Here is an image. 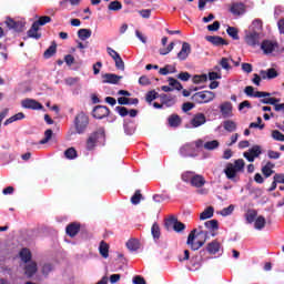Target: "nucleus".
Instances as JSON below:
<instances>
[{
	"label": "nucleus",
	"instance_id": "1",
	"mask_svg": "<svg viewBox=\"0 0 284 284\" xmlns=\"http://www.w3.org/2000/svg\"><path fill=\"white\" fill-rule=\"evenodd\" d=\"M210 236V233L207 231L204 230H196L194 229L187 237V245L191 247V250H193L194 252H196V250H201V247H203V245H205V241H207Z\"/></svg>",
	"mask_w": 284,
	"mask_h": 284
},
{
	"label": "nucleus",
	"instance_id": "2",
	"mask_svg": "<svg viewBox=\"0 0 284 284\" xmlns=\"http://www.w3.org/2000/svg\"><path fill=\"white\" fill-rule=\"evenodd\" d=\"M245 170V160L239 159L235 160L234 163H227L224 169V174L226 175V179L230 181H234L236 179V174L239 172H243Z\"/></svg>",
	"mask_w": 284,
	"mask_h": 284
},
{
	"label": "nucleus",
	"instance_id": "3",
	"mask_svg": "<svg viewBox=\"0 0 284 284\" xmlns=\"http://www.w3.org/2000/svg\"><path fill=\"white\" fill-rule=\"evenodd\" d=\"M200 148H203V140H197L195 142H190L180 148V154L184 158L187 159L189 156L191 159H194V156H197L199 153L196 150Z\"/></svg>",
	"mask_w": 284,
	"mask_h": 284
},
{
	"label": "nucleus",
	"instance_id": "4",
	"mask_svg": "<svg viewBox=\"0 0 284 284\" xmlns=\"http://www.w3.org/2000/svg\"><path fill=\"white\" fill-rule=\"evenodd\" d=\"M89 123L90 120L88 119V115L84 112L78 113L74 119V128L77 134H83Z\"/></svg>",
	"mask_w": 284,
	"mask_h": 284
},
{
	"label": "nucleus",
	"instance_id": "5",
	"mask_svg": "<svg viewBox=\"0 0 284 284\" xmlns=\"http://www.w3.org/2000/svg\"><path fill=\"white\" fill-rule=\"evenodd\" d=\"M216 99V94L212 91H201L193 95V101L195 103H210Z\"/></svg>",
	"mask_w": 284,
	"mask_h": 284
},
{
	"label": "nucleus",
	"instance_id": "6",
	"mask_svg": "<svg viewBox=\"0 0 284 284\" xmlns=\"http://www.w3.org/2000/svg\"><path fill=\"white\" fill-rule=\"evenodd\" d=\"M244 41L246 45H250L251 48H256L261 43V33L256 31H250L245 34Z\"/></svg>",
	"mask_w": 284,
	"mask_h": 284
},
{
	"label": "nucleus",
	"instance_id": "7",
	"mask_svg": "<svg viewBox=\"0 0 284 284\" xmlns=\"http://www.w3.org/2000/svg\"><path fill=\"white\" fill-rule=\"evenodd\" d=\"M243 156L250 163H254V160L261 156V146L254 145L253 148L248 149V151L244 152Z\"/></svg>",
	"mask_w": 284,
	"mask_h": 284
},
{
	"label": "nucleus",
	"instance_id": "8",
	"mask_svg": "<svg viewBox=\"0 0 284 284\" xmlns=\"http://www.w3.org/2000/svg\"><path fill=\"white\" fill-rule=\"evenodd\" d=\"M276 48H278V43H276V41L264 40L261 43V50L264 52V54H272Z\"/></svg>",
	"mask_w": 284,
	"mask_h": 284
},
{
	"label": "nucleus",
	"instance_id": "9",
	"mask_svg": "<svg viewBox=\"0 0 284 284\" xmlns=\"http://www.w3.org/2000/svg\"><path fill=\"white\" fill-rule=\"evenodd\" d=\"M103 136V130H99L98 132H94L89 136L87 140V150H94V146L97 145V141Z\"/></svg>",
	"mask_w": 284,
	"mask_h": 284
},
{
	"label": "nucleus",
	"instance_id": "10",
	"mask_svg": "<svg viewBox=\"0 0 284 284\" xmlns=\"http://www.w3.org/2000/svg\"><path fill=\"white\" fill-rule=\"evenodd\" d=\"M6 23L10 30H14L16 32H21L26 28V21L23 20L16 21L9 18L6 20Z\"/></svg>",
	"mask_w": 284,
	"mask_h": 284
},
{
	"label": "nucleus",
	"instance_id": "11",
	"mask_svg": "<svg viewBox=\"0 0 284 284\" xmlns=\"http://www.w3.org/2000/svg\"><path fill=\"white\" fill-rule=\"evenodd\" d=\"M230 12L234 17H241V14H245V4L243 2H233L231 3Z\"/></svg>",
	"mask_w": 284,
	"mask_h": 284
},
{
	"label": "nucleus",
	"instance_id": "12",
	"mask_svg": "<svg viewBox=\"0 0 284 284\" xmlns=\"http://www.w3.org/2000/svg\"><path fill=\"white\" fill-rule=\"evenodd\" d=\"M206 252L212 255L221 254V252H223V245L221 244V242L214 240L206 245Z\"/></svg>",
	"mask_w": 284,
	"mask_h": 284
},
{
	"label": "nucleus",
	"instance_id": "13",
	"mask_svg": "<svg viewBox=\"0 0 284 284\" xmlns=\"http://www.w3.org/2000/svg\"><path fill=\"white\" fill-rule=\"evenodd\" d=\"M22 108L27 110H43V105L37 100L27 99L21 102Z\"/></svg>",
	"mask_w": 284,
	"mask_h": 284
},
{
	"label": "nucleus",
	"instance_id": "14",
	"mask_svg": "<svg viewBox=\"0 0 284 284\" xmlns=\"http://www.w3.org/2000/svg\"><path fill=\"white\" fill-rule=\"evenodd\" d=\"M191 52H192V47L190 45V43L183 42L182 49L178 53V59H180V61H185V59H187V57H190Z\"/></svg>",
	"mask_w": 284,
	"mask_h": 284
},
{
	"label": "nucleus",
	"instance_id": "15",
	"mask_svg": "<svg viewBox=\"0 0 284 284\" xmlns=\"http://www.w3.org/2000/svg\"><path fill=\"white\" fill-rule=\"evenodd\" d=\"M247 97H255L256 99H263V97H270L268 92L255 91L254 87H246L244 90Z\"/></svg>",
	"mask_w": 284,
	"mask_h": 284
},
{
	"label": "nucleus",
	"instance_id": "16",
	"mask_svg": "<svg viewBox=\"0 0 284 284\" xmlns=\"http://www.w3.org/2000/svg\"><path fill=\"white\" fill-rule=\"evenodd\" d=\"M94 119H105L110 114V110L106 106H97L92 112Z\"/></svg>",
	"mask_w": 284,
	"mask_h": 284
},
{
	"label": "nucleus",
	"instance_id": "17",
	"mask_svg": "<svg viewBox=\"0 0 284 284\" xmlns=\"http://www.w3.org/2000/svg\"><path fill=\"white\" fill-rule=\"evenodd\" d=\"M205 121H206L205 114L197 113L191 120V126L192 128H201V125H205Z\"/></svg>",
	"mask_w": 284,
	"mask_h": 284
},
{
	"label": "nucleus",
	"instance_id": "18",
	"mask_svg": "<svg viewBox=\"0 0 284 284\" xmlns=\"http://www.w3.org/2000/svg\"><path fill=\"white\" fill-rule=\"evenodd\" d=\"M260 77L262 79H276V77H278V71L274 68L267 69V70H262L260 71Z\"/></svg>",
	"mask_w": 284,
	"mask_h": 284
},
{
	"label": "nucleus",
	"instance_id": "19",
	"mask_svg": "<svg viewBox=\"0 0 284 284\" xmlns=\"http://www.w3.org/2000/svg\"><path fill=\"white\" fill-rule=\"evenodd\" d=\"M232 110H233L232 102H223V103L220 105V112H221V114H222L224 118H230V116H232Z\"/></svg>",
	"mask_w": 284,
	"mask_h": 284
},
{
	"label": "nucleus",
	"instance_id": "20",
	"mask_svg": "<svg viewBox=\"0 0 284 284\" xmlns=\"http://www.w3.org/2000/svg\"><path fill=\"white\" fill-rule=\"evenodd\" d=\"M160 101L162 105H165L166 108H172V105L176 103V98L168 94H160Z\"/></svg>",
	"mask_w": 284,
	"mask_h": 284
},
{
	"label": "nucleus",
	"instance_id": "21",
	"mask_svg": "<svg viewBox=\"0 0 284 284\" xmlns=\"http://www.w3.org/2000/svg\"><path fill=\"white\" fill-rule=\"evenodd\" d=\"M102 79L103 83L116 84L121 79H123V77L116 75L114 73H105L104 75H102Z\"/></svg>",
	"mask_w": 284,
	"mask_h": 284
},
{
	"label": "nucleus",
	"instance_id": "22",
	"mask_svg": "<svg viewBox=\"0 0 284 284\" xmlns=\"http://www.w3.org/2000/svg\"><path fill=\"white\" fill-rule=\"evenodd\" d=\"M191 185L193 187H203V185H205V178H203V175L201 174L195 173L191 180Z\"/></svg>",
	"mask_w": 284,
	"mask_h": 284
},
{
	"label": "nucleus",
	"instance_id": "23",
	"mask_svg": "<svg viewBox=\"0 0 284 284\" xmlns=\"http://www.w3.org/2000/svg\"><path fill=\"white\" fill-rule=\"evenodd\" d=\"M206 41H209V43H212L213 45H227L225 39L219 36H209L206 37Z\"/></svg>",
	"mask_w": 284,
	"mask_h": 284
},
{
	"label": "nucleus",
	"instance_id": "24",
	"mask_svg": "<svg viewBox=\"0 0 284 284\" xmlns=\"http://www.w3.org/2000/svg\"><path fill=\"white\" fill-rule=\"evenodd\" d=\"M212 216H214V207L207 206L202 213H200V221H207V219H212Z\"/></svg>",
	"mask_w": 284,
	"mask_h": 284
},
{
	"label": "nucleus",
	"instance_id": "25",
	"mask_svg": "<svg viewBox=\"0 0 284 284\" xmlns=\"http://www.w3.org/2000/svg\"><path fill=\"white\" fill-rule=\"evenodd\" d=\"M274 163L272 162H267L263 168H262V173L264 174V176L266 179H270V176H272V174H274Z\"/></svg>",
	"mask_w": 284,
	"mask_h": 284
},
{
	"label": "nucleus",
	"instance_id": "26",
	"mask_svg": "<svg viewBox=\"0 0 284 284\" xmlns=\"http://www.w3.org/2000/svg\"><path fill=\"white\" fill-rule=\"evenodd\" d=\"M176 72V67L172 64H166L164 68L159 70V74L166 77V74H174Z\"/></svg>",
	"mask_w": 284,
	"mask_h": 284
},
{
	"label": "nucleus",
	"instance_id": "27",
	"mask_svg": "<svg viewBox=\"0 0 284 284\" xmlns=\"http://www.w3.org/2000/svg\"><path fill=\"white\" fill-rule=\"evenodd\" d=\"M23 119H26V114H23V112H19L12 115L11 118L7 119L4 121V125H10V123H14L17 121H23Z\"/></svg>",
	"mask_w": 284,
	"mask_h": 284
},
{
	"label": "nucleus",
	"instance_id": "28",
	"mask_svg": "<svg viewBox=\"0 0 284 284\" xmlns=\"http://www.w3.org/2000/svg\"><path fill=\"white\" fill-rule=\"evenodd\" d=\"M28 37L30 39H39L41 37V33H39V27L36 22H33L32 27L28 31Z\"/></svg>",
	"mask_w": 284,
	"mask_h": 284
},
{
	"label": "nucleus",
	"instance_id": "29",
	"mask_svg": "<svg viewBox=\"0 0 284 284\" xmlns=\"http://www.w3.org/2000/svg\"><path fill=\"white\" fill-rule=\"evenodd\" d=\"M78 37L81 41H88L92 37V30L90 29H80L78 31Z\"/></svg>",
	"mask_w": 284,
	"mask_h": 284
},
{
	"label": "nucleus",
	"instance_id": "30",
	"mask_svg": "<svg viewBox=\"0 0 284 284\" xmlns=\"http://www.w3.org/2000/svg\"><path fill=\"white\" fill-rule=\"evenodd\" d=\"M99 252L103 258H108V256H110V245H108L105 242H101Z\"/></svg>",
	"mask_w": 284,
	"mask_h": 284
},
{
	"label": "nucleus",
	"instance_id": "31",
	"mask_svg": "<svg viewBox=\"0 0 284 284\" xmlns=\"http://www.w3.org/2000/svg\"><path fill=\"white\" fill-rule=\"evenodd\" d=\"M37 263L36 262H29L26 265V274L27 276H34L37 274Z\"/></svg>",
	"mask_w": 284,
	"mask_h": 284
},
{
	"label": "nucleus",
	"instance_id": "32",
	"mask_svg": "<svg viewBox=\"0 0 284 284\" xmlns=\"http://www.w3.org/2000/svg\"><path fill=\"white\" fill-rule=\"evenodd\" d=\"M223 128L226 132H236L237 124L232 120H226L223 123Z\"/></svg>",
	"mask_w": 284,
	"mask_h": 284
},
{
	"label": "nucleus",
	"instance_id": "33",
	"mask_svg": "<svg viewBox=\"0 0 284 284\" xmlns=\"http://www.w3.org/2000/svg\"><path fill=\"white\" fill-rule=\"evenodd\" d=\"M245 219L247 223H255L256 219H258V213L254 210H248L245 214Z\"/></svg>",
	"mask_w": 284,
	"mask_h": 284
},
{
	"label": "nucleus",
	"instance_id": "34",
	"mask_svg": "<svg viewBox=\"0 0 284 284\" xmlns=\"http://www.w3.org/2000/svg\"><path fill=\"white\" fill-rule=\"evenodd\" d=\"M234 204L229 205L227 207L222 209L221 211H217L216 214L220 216H231L234 212Z\"/></svg>",
	"mask_w": 284,
	"mask_h": 284
},
{
	"label": "nucleus",
	"instance_id": "35",
	"mask_svg": "<svg viewBox=\"0 0 284 284\" xmlns=\"http://www.w3.org/2000/svg\"><path fill=\"white\" fill-rule=\"evenodd\" d=\"M126 247L131 252H136V250H139V247H141V244L139 243V240H129L126 242Z\"/></svg>",
	"mask_w": 284,
	"mask_h": 284
},
{
	"label": "nucleus",
	"instance_id": "36",
	"mask_svg": "<svg viewBox=\"0 0 284 284\" xmlns=\"http://www.w3.org/2000/svg\"><path fill=\"white\" fill-rule=\"evenodd\" d=\"M178 221H179V219H176L174 215H171L169 219H166V221H165L166 230H174Z\"/></svg>",
	"mask_w": 284,
	"mask_h": 284
},
{
	"label": "nucleus",
	"instance_id": "37",
	"mask_svg": "<svg viewBox=\"0 0 284 284\" xmlns=\"http://www.w3.org/2000/svg\"><path fill=\"white\" fill-rule=\"evenodd\" d=\"M161 99V95H159V92H156L155 90L149 91L146 93L145 97V101L150 103V105H152V101H155V99Z\"/></svg>",
	"mask_w": 284,
	"mask_h": 284
},
{
	"label": "nucleus",
	"instance_id": "38",
	"mask_svg": "<svg viewBox=\"0 0 284 284\" xmlns=\"http://www.w3.org/2000/svg\"><path fill=\"white\" fill-rule=\"evenodd\" d=\"M266 223H267V221L265 220V217H263L262 215H258L254 222V227L256 230H263V227H265Z\"/></svg>",
	"mask_w": 284,
	"mask_h": 284
},
{
	"label": "nucleus",
	"instance_id": "39",
	"mask_svg": "<svg viewBox=\"0 0 284 284\" xmlns=\"http://www.w3.org/2000/svg\"><path fill=\"white\" fill-rule=\"evenodd\" d=\"M67 234L69 236H77L79 234V224H70L67 226Z\"/></svg>",
	"mask_w": 284,
	"mask_h": 284
},
{
	"label": "nucleus",
	"instance_id": "40",
	"mask_svg": "<svg viewBox=\"0 0 284 284\" xmlns=\"http://www.w3.org/2000/svg\"><path fill=\"white\" fill-rule=\"evenodd\" d=\"M226 34H229V37H232L234 41H239V29H236L235 27H227Z\"/></svg>",
	"mask_w": 284,
	"mask_h": 284
},
{
	"label": "nucleus",
	"instance_id": "41",
	"mask_svg": "<svg viewBox=\"0 0 284 284\" xmlns=\"http://www.w3.org/2000/svg\"><path fill=\"white\" fill-rule=\"evenodd\" d=\"M20 258L21 261H23L24 263H28V261H30V258H32V254L30 253V250L28 248H22L20 251Z\"/></svg>",
	"mask_w": 284,
	"mask_h": 284
},
{
	"label": "nucleus",
	"instance_id": "42",
	"mask_svg": "<svg viewBox=\"0 0 284 284\" xmlns=\"http://www.w3.org/2000/svg\"><path fill=\"white\" fill-rule=\"evenodd\" d=\"M169 125L171 128H179L181 125V118L179 115H171L169 118Z\"/></svg>",
	"mask_w": 284,
	"mask_h": 284
},
{
	"label": "nucleus",
	"instance_id": "43",
	"mask_svg": "<svg viewBox=\"0 0 284 284\" xmlns=\"http://www.w3.org/2000/svg\"><path fill=\"white\" fill-rule=\"evenodd\" d=\"M270 95H266V97H262L261 99V103H265L267 105H275L276 106V103H278L281 100L280 99H276V98H267Z\"/></svg>",
	"mask_w": 284,
	"mask_h": 284
},
{
	"label": "nucleus",
	"instance_id": "44",
	"mask_svg": "<svg viewBox=\"0 0 284 284\" xmlns=\"http://www.w3.org/2000/svg\"><path fill=\"white\" fill-rule=\"evenodd\" d=\"M219 142L216 140L209 141L206 143H203L202 148L205 150H216L219 148Z\"/></svg>",
	"mask_w": 284,
	"mask_h": 284
},
{
	"label": "nucleus",
	"instance_id": "45",
	"mask_svg": "<svg viewBox=\"0 0 284 284\" xmlns=\"http://www.w3.org/2000/svg\"><path fill=\"white\" fill-rule=\"evenodd\" d=\"M271 136L274 141H281V142L284 141V134L278 130H273L271 132Z\"/></svg>",
	"mask_w": 284,
	"mask_h": 284
},
{
	"label": "nucleus",
	"instance_id": "46",
	"mask_svg": "<svg viewBox=\"0 0 284 284\" xmlns=\"http://www.w3.org/2000/svg\"><path fill=\"white\" fill-rule=\"evenodd\" d=\"M169 84L171 85V88H174V90H183V85L181 84V82H179V80L174 78H169Z\"/></svg>",
	"mask_w": 284,
	"mask_h": 284
},
{
	"label": "nucleus",
	"instance_id": "47",
	"mask_svg": "<svg viewBox=\"0 0 284 284\" xmlns=\"http://www.w3.org/2000/svg\"><path fill=\"white\" fill-rule=\"evenodd\" d=\"M194 172L192 171H186L182 174V181H184V183H192V179H194Z\"/></svg>",
	"mask_w": 284,
	"mask_h": 284
},
{
	"label": "nucleus",
	"instance_id": "48",
	"mask_svg": "<svg viewBox=\"0 0 284 284\" xmlns=\"http://www.w3.org/2000/svg\"><path fill=\"white\" fill-rule=\"evenodd\" d=\"M204 225L207 230H219V221L216 220L206 221Z\"/></svg>",
	"mask_w": 284,
	"mask_h": 284
},
{
	"label": "nucleus",
	"instance_id": "49",
	"mask_svg": "<svg viewBox=\"0 0 284 284\" xmlns=\"http://www.w3.org/2000/svg\"><path fill=\"white\" fill-rule=\"evenodd\" d=\"M215 70L209 73L210 81H216V79H221V68L216 67Z\"/></svg>",
	"mask_w": 284,
	"mask_h": 284
},
{
	"label": "nucleus",
	"instance_id": "50",
	"mask_svg": "<svg viewBox=\"0 0 284 284\" xmlns=\"http://www.w3.org/2000/svg\"><path fill=\"white\" fill-rule=\"evenodd\" d=\"M64 156L65 159H69V160L77 159V150L74 148H69L64 152Z\"/></svg>",
	"mask_w": 284,
	"mask_h": 284
},
{
	"label": "nucleus",
	"instance_id": "51",
	"mask_svg": "<svg viewBox=\"0 0 284 284\" xmlns=\"http://www.w3.org/2000/svg\"><path fill=\"white\" fill-rule=\"evenodd\" d=\"M121 8H123V4H121L119 0H114L109 3V10L118 11L121 10Z\"/></svg>",
	"mask_w": 284,
	"mask_h": 284
},
{
	"label": "nucleus",
	"instance_id": "52",
	"mask_svg": "<svg viewBox=\"0 0 284 284\" xmlns=\"http://www.w3.org/2000/svg\"><path fill=\"white\" fill-rule=\"evenodd\" d=\"M106 52L109 54V57H111V59H113V61H116L118 59L121 58V54H119V52H116L114 49L108 47L106 48Z\"/></svg>",
	"mask_w": 284,
	"mask_h": 284
},
{
	"label": "nucleus",
	"instance_id": "53",
	"mask_svg": "<svg viewBox=\"0 0 284 284\" xmlns=\"http://www.w3.org/2000/svg\"><path fill=\"white\" fill-rule=\"evenodd\" d=\"M207 81V74H200L193 77V83L200 84L205 83Z\"/></svg>",
	"mask_w": 284,
	"mask_h": 284
},
{
	"label": "nucleus",
	"instance_id": "54",
	"mask_svg": "<svg viewBox=\"0 0 284 284\" xmlns=\"http://www.w3.org/2000/svg\"><path fill=\"white\" fill-rule=\"evenodd\" d=\"M53 270H54V264H52V263H44L42 265V274H44V275H48Z\"/></svg>",
	"mask_w": 284,
	"mask_h": 284
},
{
	"label": "nucleus",
	"instance_id": "55",
	"mask_svg": "<svg viewBox=\"0 0 284 284\" xmlns=\"http://www.w3.org/2000/svg\"><path fill=\"white\" fill-rule=\"evenodd\" d=\"M50 21H52V19L49 16H43L40 17L39 20L34 23H37V26L40 28V26H45V23H50Z\"/></svg>",
	"mask_w": 284,
	"mask_h": 284
},
{
	"label": "nucleus",
	"instance_id": "56",
	"mask_svg": "<svg viewBox=\"0 0 284 284\" xmlns=\"http://www.w3.org/2000/svg\"><path fill=\"white\" fill-rule=\"evenodd\" d=\"M116 70H121V72L125 71V62H123V59L120 57L116 60H114Z\"/></svg>",
	"mask_w": 284,
	"mask_h": 284
},
{
	"label": "nucleus",
	"instance_id": "57",
	"mask_svg": "<svg viewBox=\"0 0 284 284\" xmlns=\"http://www.w3.org/2000/svg\"><path fill=\"white\" fill-rule=\"evenodd\" d=\"M52 130H47L45 132H44V139H42L41 141H40V145H45V143H48V141H50V139H52Z\"/></svg>",
	"mask_w": 284,
	"mask_h": 284
},
{
	"label": "nucleus",
	"instance_id": "58",
	"mask_svg": "<svg viewBox=\"0 0 284 284\" xmlns=\"http://www.w3.org/2000/svg\"><path fill=\"white\" fill-rule=\"evenodd\" d=\"M151 232L153 239H159L161 236V229L158 226V224L152 225Z\"/></svg>",
	"mask_w": 284,
	"mask_h": 284
},
{
	"label": "nucleus",
	"instance_id": "59",
	"mask_svg": "<svg viewBox=\"0 0 284 284\" xmlns=\"http://www.w3.org/2000/svg\"><path fill=\"white\" fill-rule=\"evenodd\" d=\"M172 50H174V42H171L166 49H160V54H162L163 57H165V54H170V52H172Z\"/></svg>",
	"mask_w": 284,
	"mask_h": 284
},
{
	"label": "nucleus",
	"instance_id": "60",
	"mask_svg": "<svg viewBox=\"0 0 284 284\" xmlns=\"http://www.w3.org/2000/svg\"><path fill=\"white\" fill-rule=\"evenodd\" d=\"M141 192L136 191L135 194L131 197L133 205H139L141 203Z\"/></svg>",
	"mask_w": 284,
	"mask_h": 284
},
{
	"label": "nucleus",
	"instance_id": "61",
	"mask_svg": "<svg viewBox=\"0 0 284 284\" xmlns=\"http://www.w3.org/2000/svg\"><path fill=\"white\" fill-rule=\"evenodd\" d=\"M54 52H57V47L55 45H51L45 52H44V58L45 59H50V57H52L54 54Z\"/></svg>",
	"mask_w": 284,
	"mask_h": 284
},
{
	"label": "nucleus",
	"instance_id": "62",
	"mask_svg": "<svg viewBox=\"0 0 284 284\" xmlns=\"http://www.w3.org/2000/svg\"><path fill=\"white\" fill-rule=\"evenodd\" d=\"M267 156H268V159L278 160V159H281V153H278L276 151L268 150Z\"/></svg>",
	"mask_w": 284,
	"mask_h": 284
},
{
	"label": "nucleus",
	"instance_id": "63",
	"mask_svg": "<svg viewBox=\"0 0 284 284\" xmlns=\"http://www.w3.org/2000/svg\"><path fill=\"white\" fill-rule=\"evenodd\" d=\"M150 83H152L150 81V78H148L146 75L140 77V79H139V84L140 85H150Z\"/></svg>",
	"mask_w": 284,
	"mask_h": 284
},
{
	"label": "nucleus",
	"instance_id": "64",
	"mask_svg": "<svg viewBox=\"0 0 284 284\" xmlns=\"http://www.w3.org/2000/svg\"><path fill=\"white\" fill-rule=\"evenodd\" d=\"M273 181H275V183H282L284 184V174L283 173H276L273 176Z\"/></svg>",
	"mask_w": 284,
	"mask_h": 284
}]
</instances>
